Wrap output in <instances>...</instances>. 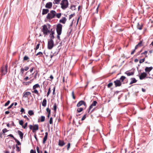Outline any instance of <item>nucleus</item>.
<instances>
[{
  "mask_svg": "<svg viewBox=\"0 0 153 153\" xmlns=\"http://www.w3.org/2000/svg\"><path fill=\"white\" fill-rule=\"evenodd\" d=\"M51 25L49 24L44 25L42 26V28L41 29V31L45 35H47L48 34L50 33V31H51Z\"/></svg>",
  "mask_w": 153,
  "mask_h": 153,
  "instance_id": "nucleus-1",
  "label": "nucleus"
},
{
  "mask_svg": "<svg viewBox=\"0 0 153 153\" xmlns=\"http://www.w3.org/2000/svg\"><path fill=\"white\" fill-rule=\"evenodd\" d=\"M61 7L63 10H65L68 7V0H62L60 3Z\"/></svg>",
  "mask_w": 153,
  "mask_h": 153,
  "instance_id": "nucleus-2",
  "label": "nucleus"
},
{
  "mask_svg": "<svg viewBox=\"0 0 153 153\" xmlns=\"http://www.w3.org/2000/svg\"><path fill=\"white\" fill-rule=\"evenodd\" d=\"M56 13L55 11L52 10L50 13H48L46 16V18L48 19H51L55 17Z\"/></svg>",
  "mask_w": 153,
  "mask_h": 153,
  "instance_id": "nucleus-3",
  "label": "nucleus"
},
{
  "mask_svg": "<svg viewBox=\"0 0 153 153\" xmlns=\"http://www.w3.org/2000/svg\"><path fill=\"white\" fill-rule=\"evenodd\" d=\"M8 65L6 64L5 66H2L0 72L1 76L5 75L7 72Z\"/></svg>",
  "mask_w": 153,
  "mask_h": 153,
  "instance_id": "nucleus-4",
  "label": "nucleus"
},
{
  "mask_svg": "<svg viewBox=\"0 0 153 153\" xmlns=\"http://www.w3.org/2000/svg\"><path fill=\"white\" fill-rule=\"evenodd\" d=\"M54 42L53 40L49 39L48 42V49H51L54 46Z\"/></svg>",
  "mask_w": 153,
  "mask_h": 153,
  "instance_id": "nucleus-5",
  "label": "nucleus"
},
{
  "mask_svg": "<svg viewBox=\"0 0 153 153\" xmlns=\"http://www.w3.org/2000/svg\"><path fill=\"white\" fill-rule=\"evenodd\" d=\"M40 85L38 84H37L34 85L33 87V89L34 90L32 91L33 93L36 94L38 96H39V92L36 89L37 88H39Z\"/></svg>",
  "mask_w": 153,
  "mask_h": 153,
  "instance_id": "nucleus-6",
  "label": "nucleus"
},
{
  "mask_svg": "<svg viewBox=\"0 0 153 153\" xmlns=\"http://www.w3.org/2000/svg\"><path fill=\"white\" fill-rule=\"evenodd\" d=\"M56 31L57 33L61 34L62 30V25L60 24H58L56 25Z\"/></svg>",
  "mask_w": 153,
  "mask_h": 153,
  "instance_id": "nucleus-7",
  "label": "nucleus"
},
{
  "mask_svg": "<svg viewBox=\"0 0 153 153\" xmlns=\"http://www.w3.org/2000/svg\"><path fill=\"white\" fill-rule=\"evenodd\" d=\"M82 105H84L85 107V108H86L87 105L86 102L83 100H81L78 103L76 106L77 107H79Z\"/></svg>",
  "mask_w": 153,
  "mask_h": 153,
  "instance_id": "nucleus-8",
  "label": "nucleus"
},
{
  "mask_svg": "<svg viewBox=\"0 0 153 153\" xmlns=\"http://www.w3.org/2000/svg\"><path fill=\"white\" fill-rule=\"evenodd\" d=\"M116 87H120L122 85V82L120 80L117 79L114 82Z\"/></svg>",
  "mask_w": 153,
  "mask_h": 153,
  "instance_id": "nucleus-9",
  "label": "nucleus"
},
{
  "mask_svg": "<svg viewBox=\"0 0 153 153\" xmlns=\"http://www.w3.org/2000/svg\"><path fill=\"white\" fill-rule=\"evenodd\" d=\"M49 33V37L50 38V39H51L53 40V39H54L55 37L54 36V34L55 33L54 31L52 29H51V31H50V33Z\"/></svg>",
  "mask_w": 153,
  "mask_h": 153,
  "instance_id": "nucleus-10",
  "label": "nucleus"
},
{
  "mask_svg": "<svg viewBox=\"0 0 153 153\" xmlns=\"http://www.w3.org/2000/svg\"><path fill=\"white\" fill-rule=\"evenodd\" d=\"M147 74L145 72L142 73L139 76V78L140 80L144 79L147 76Z\"/></svg>",
  "mask_w": 153,
  "mask_h": 153,
  "instance_id": "nucleus-11",
  "label": "nucleus"
},
{
  "mask_svg": "<svg viewBox=\"0 0 153 153\" xmlns=\"http://www.w3.org/2000/svg\"><path fill=\"white\" fill-rule=\"evenodd\" d=\"M39 129V125L38 124H35L33 126V132L35 133L36 131Z\"/></svg>",
  "mask_w": 153,
  "mask_h": 153,
  "instance_id": "nucleus-12",
  "label": "nucleus"
},
{
  "mask_svg": "<svg viewBox=\"0 0 153 153\" xmlns=\"http://www.w3.org/2000/svg\"><path fill=\"white\" fill-rule=\"evenodd\" d=\"M52 6V4L51 2H48L45 5V7L46 8L50 9L51 8Z\"/></svg>",
  "mask_w": 153,
  "mask_h": 153,
  "instance_id": "nucleus-13",
  "label": "nucleus"
},
{
  "mask_svg": "<svg viewBox=\"0 0 153 153\" xmlns=\"http://www.w3.org/2000/svg\"><path fill=\"white\" fill-rule=\"evenodd\" d=\"M31 94L30 92L29 91L24 92L23 93V97L24 98L28 97V96L30 95Z\"/></svg>",
  "mask_w": 153,
  "mask_h": 153,
  "instance_id": "nucleus-14",
  "label": "nucleus"
},
{
  "mask_svg": "<svg viewBox=\"0 0 153 153\" xmlns=\"http://www.w3.org/2000/svg\"><path fill=\"white\" fill-rule=\"evenodd\" d=\"M130 80L131 81L129 84L130 85H131L137 82V80L134 78H131L130 79Z\"/></svg>",
  "mask_w": 153,
  "mask_h": 153,
  "instance_id": "nucleus-15",
  "label": "nucleus"
},
{
  "mask_svg": "<svg viewBox=\"0 0 153 153\" xmlns=\"http://www.w3.org/2000/svg\"><path fill=\"white\" fill-rule=\"evenodd\" d=\"M48 132H45V136L43 138V144H44L45 143V142L46 141L47 138V137H48Z\"/></svg>",
  "mask_w": 153,
  "mask_h": 153,
  "instance_id": "nucleus-16",
  "label": "nucleus"
},
{
  "mask_svg": "<svg viewBox=\"0 0 153 153\" xmlns=\"http://www.w3.org/2000/svg\"><path fill=\"white\" fill-rule=\"evenodd\" d=\"M67 20L66 18L65 17H62V19L59 20V22L62 24H65Z\"/></svg>",
  "mask_w": 153,
  "mask_h": 153,
  "instance_id": "nucleus-17",
  "label": "nucleus"
},
{
  "mask_svg": "<svg viewBox=\"0 0 153 153\" xmlns=\"http://www.w3.org/2000/svg\"><path fill=\"white\" fill-rule=\"evenodd\" d=\"M17 133L19 135L21 139L22 140L23 138V136L24 135L23 133L20 131L19 130L18 131Z\"/></svg>",
  "mask_w": 153,
  "mask_h": 153,
  "instance_id": "nucleus-18",
  "label": "nucleus"
},
{
  "mask_svg": "<svg viewBox=\"0 0 153 153\" xmlns=\"http://www.w3.org/2000/svg\"><path fill=\"white\" fill-rule=\"evenodd\" d=\"M65 144V143L63 140H59V142L58 145L60 146H62Z\"/></svg>",
  "mask_w": 153,
  "mask_h": 153,
  "instance_id": "nucleus-19",
  "label": "nucleus"
},
{
  "mask_svg": "<svg viewBox=\"0 0 153 153\" xmlns=\"http://www.w3.org/2000/svg\"><path fill=\"white\" fill-rule=\"evenodd\" d=\"M142 41H140L138 44L135 46L134 49L136 50L138 48L141 47L142 46Z\"/></svg>",
  "mask_w": 153,
  "mask_h": 153,
  "instance_id": "nucleus-20",
  "label": "nucleus"
},
{
  "mask_svg": "<svg viewBox=\"0 0 153 153\" xmlns=\"http://www.w3.org/2000/svg\"><path fill=\"white\" fill-rule=\"evenodd\" d=\"M49 11V10L48 9H43L42 10V15H44L47 14Z\"/></svg>",
  "mask_w": 153,
  "mask_h": 153,
  "instance_id": "nucleus-21",
  "label": "nucleus"
},
{
  "mask_svg": "<svg viewBox=\"0 0 153 153\" xmlns=\"http://www.w3.org/2000/svg\"><path fill=\"white\" fill-rule=\"evenodd\" d=\"M153 68L152 67H146L145 69V71L146 72H149L152 70Z\"/></svg>",
  "mask_w": 153,
  "mask_h": 153,
  "instance_id": "nucleus-22",
  "label": "nucleus"
},
{
  "mask_svg": "<svg viewBox=\"0 0 153 153\" xmlns=\"http://www.w3.org/2000/svg\"><path fill=\"white\" fill-rule=\"evenodd\" d=\"M47 104V100L45 98L43 99L42 103V105L44 107H45Z\"/></svg>",
  "mask_w": 153,
  "mask_h": 153,
  "instance_id": "nucleus-23",
  "label": "nucleus"
},
{
  "mask_svg": "<svg viewBox=\"0 0 153 153\" xmlns=\"http://www.w3.org/2000/svg\"><path fill=\"white\" fill-rule=\"evenodd\" d=\"M97 103V102L96 101H94L91 104L90 107H91L92 108L93 106H95Z\"/></svg>",
  "mask_w": 153,
  "mask_h": 153,
  "instance_id": "nucleus-24",
  "label": "nucleus"
},
{
  "mask_svg": "<svg viewBox=\"0 0 153 153\" xmlns=\"http://www.w3.org/2000/svg\"><path fill=\"white\" fill-rule=\"evenodd\" d=\"M125 74H126L128 76H130L131 75H133L134 74V72H128V71H126L125 72Z\"/></svg>",
  "mask_w": 153,
  "mask_h": 153,
  "instance_id": "nucleus-25",
  "label": "nucleus"
},
{
  "mask_svg": "<svg viewBox=\"0 0 153 153\" xmlns=\"http://www.w3.org/2000/svg\"><path fill=\"white\" fill-rule=\"evenodd\" d=\"M28 114L30 116H32L34 114L33 111L32 110H29L28 111Z\"/></svg>",
  "mask_w": 153,
  "mask_h": 153,
  "instance_id": "nucleus-26",
  "label": "nucleus"
},
{
  "mask_svg": "<svg viewBox=\"0 0 153 153\" xmlns=\"http://www.w3.org/2000/svg\"><path fill=\"white\" fill-rule=\"evenodd\" d=\"M126 78V77L124 76H122L120 79V81L122 82Z\"/></svg>",
  "mask_w": 153,
  "mask_h": 153,
  "instance_id": "nucleus-27",
  "label": "nucleus"
},
{
  "mask_svg": "<svg viewBox=\"0 0 153 153\" xmlns=\"http://www.w3.org/2000/svg\"><path fill=\"white\" fill-rule=\"evenodd\" d=\"M45 119V117L43 116H41L40 117V121L43 122L44 121Z\"/></svg>",
  "mask_w": 153,
  "mask_h": 153,
  "instance_id": "nucleus-28",
  "label": "nucleus"
},
{
  "mask_svg": "<svg viewBox=\"0 0 153 153\" xmlns=\"http://www.w3.org/2000/svg\"><path fill=\"white\" fill-rule=\"evenodd\" d=\"M142 27H143L142 25H140L139 23H138L137 24V28H138V29H139L140 30H142Z\"/></svg>",
  "mask_w": 153,
  "mask_h": 153,
  "instance_id": "nucleus-29",
  "label": "nucleus"
},
{
  "mask_svg": "<svg viewBox=\"0 0 153 153\" xmlns=\"http://www.w3.org/2000/svg\"><path fill=\"white\" fill-rule=\"evenodd\" d=\"M62 13H56L55 16L58 18H59L61 16Z\"/></svg>",
  "mask_w": 153,
  "mask_h": 153,
  "instance_id": "nucleus-30",
  "label": "nucleus"
},
{
  "mask_svg": "<svg viewBox=\"0 0 153 153\" xmlns=\"http://www.w3.org/2000/svg\"><path fill=\"white\" fill-rule=\"evenodd\" d=\"M43 55V53L41 52H39L38 53L35 55L37 56L39 55V57L42 56Z\"/></svg>",
  "mask_w": 153,
  "mask_h": 153,
  "instance_id": "nucleus-31",
  "label": "nucleus"
},
{
  "mask_svg": "<svg viewBox=\"0 0 153 153\" xmlns=\"http://www.w3.org/2000/svg\"><path fill=\"white\" fill-rule=\"evenodd\" d=\"M57 108V105L56 103H54L53 106V110L54 111H56Z\"/></svg>",
  "mask_w": 153,
  "mask_h": 153,
  "instance_id": "nucleus-32",
  "label": "nucleus"
},
{
  "mask_svg": "<svg viewBox=\"0 0 153 153\" xmlns=\"http://www.w3.org/2000/svg\"><path fill=\"white\" fill-rule=\"evenodd\" d=\"M40 45V42H39V43L36 45V48H34L35 50H37V49H38L39 48V47Z\"/></svg>",
  "mask_w": 153,
  "mask_h": 153,
  "instance_id": "nucleus-33",
  "label": "nucleus"
},
{
  "mask_svg": "<svg viewBox=\"0 0 153 153\" xmlns=\"http://www.w3.org/2000/svg\"><path fill=\"white\" fill-rule=\"evenodd\" d=\"M83 110V108H78L77 110V111L79 113L81 112L82 110Z\"/></svg>",
  "mask_w": 153,
  "mask_h": 153,
  "instance_id": "nucleus-34",
  "label": "nucleus"
},
{
  "mask_svg": "<svg viewBox=\"0 0 153 153\" xmlns=\"http://www.w3.org/2000/svg\"><path fill=\"white\" fill-rule=\"evenodd\" d=\"M14 140L17 143V145H21V143L20 142L17 140L16 139H14Z\"/></svg>",
  "mask_w": 153,
  "mask_h": 153,
  "instance_id": "nucleus-35",
  "label": "nucleus"
},
{
  "mask_svg": "<svg viewBox=\"0 0 153 153\" xmlns=\"http://www.w3.org/2000/svg\"><path fill=\"white\" fill-rule=\"evenodd\" d=\"M29 59V58L28 56H24V57L23 58V60L24 61L27 60Z\"/></svg>",
  "mask_w": 153,
  "mask_h": 153,
  "instance_id": "nucleus-36",
  "label": "nucleus"
},
{
  "mask_svg": "<svg viewBox=\"0 0 153 153\" xmlns=\"http://www.w3.org/2000/svg\"><path fill=\"white\" fill-rule=\"evenodd\" d=\"M70 8L73 10H75V9H76L75 6L74 5H71V6Z\"/></svg>",
  "mask_w": 153,
  "mask_h": 153,
  "instance_id": "nucleus-37",
  "label": "nucleus"
},
{
  "mask_svg": "<svg viewBox=\"0 0 153 153\" xmlns=\"http://www.w3.org/2000/svg\"><path fill=\"white\" fill-rule=\"evenodd\" d=\"M27 123L26 122L25 124L24 125H23V126H22V127L24 129L26 128H27Z\"/></svg>",
  "mask_w": 153,
  "mask_h": 153,
  "instance_id": "nucleus-38",
  "label": "nucleus"
},
{
  "mask_svg": "<svg viewBox=\"0 0 153 153\" xmlns=\"http://www.w3.org/2000/svg\"><path fill=\"white\" fill-rule=\"evenodd\" d=\"M60 48H59L58 50L57 51H55L54 53H53V54L55 55H57L58 53L59 52Z\"/></svg>",
  "mask_w": 153,
  "mask_h": 153,
  "instance_id": "nucleus-39",
  "label": "nucleus"
},
{
  "mask_svg": "<svg viewBox=\"0 0 153 153\" xmlns=\"http://www.w3.org/2000/svg\"><path fill=\"white\" fill-rule=\"evenodd\" d=\"M71 144L70 143H68L67 145L66 146L67 147V149L68 150H69V149L70 148Z\"/></svg>",
  "mask_w": 153,
  "mask_h": 153,
  "instance_id": "nucleus-40",
  "label": "nucleus"
},
{
  "mask_svg": "<svg viewBox=\"0 0 153 153\" xmlns=\"http://www.w3.org/2000/svg\"><path fill=\"white\" fill-rule=\"evenodd\" d=\"M51 88H49V89H48V92L47 93V97H48L49 96V95L51 93Z\"/></svg>",
  "mask_w": 153,
  "mask_h": 153,
  "instance_id": "nucleus-41",
  "label": "nucleus"
},
{
  "mask_svg": "<svg viewBox=\"0 0 153 153\" xmlns=\"http://www.w3.org/2000/svg\"><path fill=\"white\" fill-rule=\"evenodd\" d=\"M87 114H85L82 117L81 119L82 121L84 120L86 118Z\"/></svg>",
  "mask_w": 153,
  "mask_h": 153,
  "instance_id": "nucleus-42",
  "label": "nucleus"
},
{
  "mask_svg": "<svg viewBox=\"0 0 153 153\" xmlns=\"http://www.w3.org/2000/svg\"><path fill=\"white\" fill-rule=\"evenodd\" d=\"M33 69H34L33 67H32L31 68V69H30V70L29 71H27V72H26V74L28 73L29 71H30V73H32V72L33 71Z\"/></svg>",
  "mask_w": 153,
  "mask_h": 153,
  "instance_id": "nucleus-43",
  "label": "nucleus"
},
{
  "mask_svg": "<svg viewBox=\"0 0 153 153\" xmlns=\"http://www.w3.org/2000/svg\"><path fill=\"white\" fill-rule=\"evenodd\" d=\"M145 58H144L143 59H140L139 61V62L140 63H142L143 62H144L145 61Z\"/></svg>",
  "mask_w": 153,
  "mask_h": 153,
  "instance_id": "nucleus-44",
  "label": "nucleus"
},
{
  "mask_svg": "<svg viewBox=\"0 0 153 153\" xmlns=\"http://www.w3.org/2000/svg\"><path fill=\"white\" fill-rule=\"evenodd\" d=\"M24 70L23 68H21L20 69V73L22 74L24 73Z\"/></svg>",
  "mask_w": 153,
  "mask_h": 153,
  "instance_id": "nucleus-45",
  "label": "nucleus"
},
{
  "mask_svg": "<svg viewBox=\"0 0 153 153\" xmlns=\"http://www.w3.org/2000/svg\"><path fill=\"white\" fill-rule=\"evenodd\" d=\"M23 121L22 120H19V124L22 126L23 125Z\"/></svg>",
  "mask_w": 153,
  "mask_h": 153,
  "instance_id": "nucleus-46",
  "label": "nucleus"
},
{
  "mask_svg": "<svg viewBox=\"0 0 153 153\" xmlns=\"http://www.w3.org/2000/svg\"><path fill=\"white\" fill-rule=\"evenodd\" d=\"M7 131H8L6 128H4L2 130V133H4L6 132H7Z\"/></svg>",
  "mask_w": 153,
  "mask_h": 153,
  "instance_id": "nucleus-47",
  "label": "nucleus"
},
{
  "mask_svg": "<svg viewBox=\"0 0 153 153\" xmlns=\"http://www.w3.org/2000/svg\"><path fill=\"white\" fill-rule=\"evenodd\" d=\"M113 83L112 82H110L108 83L107 85L108 87V88H110L113 85Z\"/></svg>",
  "mask_w": 153,
  "mask_h": 153,
  "instance_id": "nucleus-48",
  "label": "nucleus"
},
{
  "mask_svg": "<svg viewBox=\"0 0 153 153\" xmlns=\"http://www.w3.org/2000/svg\"><path fill=\"white\" fill-rule=\"evenodd\" d=\"M10 101L9 100H8L7 102L4 105V106H7V105H8L10 103Z\"/></svg>",
  "mask_w": 153,
  "mask_h": 153,
  "instance_id": "nucleus-49",
  "label": "nucleus"
},
{
  "mask_svg": "<svg viewBox=\"0 0 153 153\" xmlns=\"http://www.w3.org/2000/svg\"><path fill=\"white\" fill-rule=\"evenodd\" d=\"M46 111L48 114H51V110L49 108H47Z\"/></svg>",
  "mask_w": 153,
  "mask_h": 153,
  "instance_id": "nucleus-50",
  "label": "nucleus"
},
{
  "mask_svg": "<svg viewBox=\"0 0 153 153\" xmlns=\"http://www.w3.org/2000/svg\"><path fill=\"white\" fill-rule=\"evenodd\" d=\"M74 15L75 14L74 13L73 14H71V15H70L69 17V19H71L72 17H73Z\"/></svg>",
  "mask_w": 153,
  "mask_h": 153,
  "instance_id": "nucleus-51",
  "label": "nucleus"
},
{
  "mask_svg": "<svg viewBox=\"0 0 153 153\" xmlns=\"http://www.w3.org/2000/svg\"><path fill=\"white\" fill-rule=\"evenodd\" d=\"M49 123L50 124H52L53 123V119L52 117H51L50 119Z\"/></svg>",
  "mask_w": 153,
  "mask_h": 153,
  "instance_id": "nucleus-52",
  "label": "nucleus"
},
{
  "mask_svg": "<svg viewBox=\"0 0 153 153\" xmlns=\"http://www.w3.org/2000/svg\"><path fill=\"white\" fill-rule=\"evenodd\" d=\"M57 39L59 40H60V35L61 34H60V33H57Z\"/></svg>",
  "mask_w": 153,
  "mask_h": 153,
  "instance_id": "nucleus-53",
  "label": "nucleus"
},
{
  "mask_svg": "<svg viewBox=\"0 0 153 153\" xmlns=\"http://www.w3.org/2000/svg\"><path fill=\"white\" fill-rule=\"evenodd\" d=\"M25 71H27L29 69V67L28 66H25L24 69Z\"/></svg>",
  "mask_w": 153,
  "mask_h": 153,
  "instance_id": "nucleus-54",
  "label": "nucleus"
},
{
  "mask_svg": "<svg viewBox=\"0 0 153 153\" xmlns=\"http://www.w3.org/2000/svg\"><path fill=\"white\" fill-rule=\"evenodd\" d=\"M148 52L147 51H145L144 52H143L141 53V54H144L146 55V57H147V55H146Z\"/></svg>",
  "mask_w": 153,
  "mask_h": 153,
  "instance_id": "nucleus-55",
  "label": "nucleus"
},
{
  "mask_svg": "<svg viewBox=\"0 0 153 153\" xmlns=\"http://www.w3.org/2000/svg\"><path fill=\"white\" fill-rule=\"evenodd\" d=\"M14 103H12L7 108L8 109H9L11 108L14 105Z\"/></svg>",
  "mask_w": 153,
  "mask_h": 153,
  "instance_id": "nucleus-56",
  "label": "nucleus"
},
{
  "mask_svg": "<svg viewBox=\"0 0 153 153\" xmlns=\"http://www.w3.org/2000/svg\"><path fill=\"white\" fill-rule=\"evenodd\" d=\"M8 136H9V137H11L13 138L14 139H14H16V138H15L14 137V136L12 134H10L8 135L7 136V137H8Z\"/></svg>",
  "mask_w": 153,
  "mask_h": 153,
  "instance_id": "nucleus-57",
  "label": "nucleus"
},
{
  "mask_svg": "<svg viewBox=\"0 0 153 153\" xmlns=\"http://www.w3.org/2000/svg\"><path fill=\"white\" fill-rule=\"evenodd\" d=\"M30 153H36L35 150H34L33 149H31L30 151Z\"/></svg>",
  "mask_w": 153,
  "mask_h": 153,
  "instance_id": "nucleus-58",
  "label": "nucleus"
},
{
  "mask_svg": "<svg viewBox=\"0 0 153 153\" xmlns=\"http://www.w3.org/2000/svg\"><path fill=\"white\" fill-rule=\"evenodd\" d=\"M29 127L30 130H33V126L31 125H29Z\"/></svg>",
  "mask_w": 153,
  "mask_h": 153,
  "instance_id": "nucleus-59",
  "label": "nucleus"
},
{
  "mask_svg": "<svg viewBox=\"0 0 153 153\" xmlns=\"http://www.w3.org/2000/svg\"><path fill=\"white\" fill-rule=\"evenodd\" d=\"M36 149L38 153H40V151L39 149V148L38 146H37L36 147Z\"/></svg>",
  "mask_w": 153,
  "mask_h": 153,
  "instance_id": "nucleus-60",
  "label": "nucleus"
},
{
  "mask_svg": "<svg viewBox=\"0 0 153 153\" xmlns=\"http://www.w3.org/2000/svg\"><path fill=\"white\" fill-rule=\"evenodd\" d=\"M20 111L22 113L24 112V113H25V109L23 108H21Z\"/></svg>",
  "mask_w": 153,
  "mask_h": 153,
  "instance_id": "nucleus-61",
  "label": "nucleus"
},
{
  "mask_svg": "<svg viewBox=\"0 0 153 153\" xmlns=\"http://www.w3.org/2000/svg\"><path fill=\"white\" fill-rule=\"evenodd\" d=\"M72 97H73V98L74 99H75V96H74V91H73L72 92Z\"/></svg>",
  "mask_w": 153,
  "mask_h": 153,
  "instance_id": "nucleus-62",
  "label": "nucleus"
},
{
  "mask_svg": "<svg viewBox=\"0 0 153 153\" xmlns=\"http://www.w3.org/2000/svg\"><path fill=\"white\" fill-rule=\"evenodd\" d=\"M92 108H91V107H89V108L87 110V112L88 113H89V112H90V110Z\"/></svg>",
  "mask_w": 153,
  "mask_h": 153,
  "instance_id": "nucleus-63",
  "label": "nucleus"
},
{
  "mask_svg": "<svg viewBox=\"0 0 153 153\" xmlns=\"http://www.w3.org/2000/svg\"><path fill=\"white\" fill-rule=\"evenodd\" d=\"M24 117L26 119H27L28 121H29L30 120L29 119L28 117H27L26 115L24 116Z\"/></svg>",
  "mask_w": 153,
  "mask_h": 153,
  "instance_id": "nucleus-64",
  "label": "nucleus"
}]
</instances>
